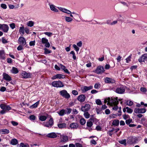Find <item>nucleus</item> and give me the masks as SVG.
<instances>
[{"label":"nucleus","mask_w":147,"mask_h":147,"mask_svg":"<svg viewBox=\"0 0 147 147\" xmlns=\"http://www.w3.org/2000/svg\"><path fill=\"white\" fill-rule=\"evenodd\" d=\"M121 100L118 99L117 97L112 98L111 99L110 98H108V103H107V104H109L111 106H115L113 108V109L114 110H116L118 109L117 105L119 103V101Z\"/></svg>","instance_id":"1"},{"label":"nucleus","mask_w":147,"mask_h":147,"mask_svg":"<svg viewBox=\"0 0 147 147\" xmlns=\"http://www.w3.org/2000/svg\"><path fill=\"white\" fill-rule=\"evenodd\" d=\"M52 85L53 86L57 88L62 87L64 86L62 82L60 81H53L52 82Z\"/></svg>","instance_id":"2"},{"label":"nucleus","mask_w":147,"mask_h":147,"mask_svg":"<svg viewBox=\"0 0 147 147\" xmlns=\"http://www.w3.org/2000/svg\"><path fill=\"white\" fill-rule=\"evenodd\" d=\"M59 93L62 96L68 99L70 97V94L65 90H62Z\"/></svg>","instance_id":"3"},{"label":"nucleus","mask_w":147,"mask_h":147,"mask_svg":"<svg viewBox=\"0 0 147 147\" xmlns=\"http://www.w3.org/2000/svg\"><path fill=\"white\" fill-rule=\"evenodd\" d=\"M105 70L102 66H98L94 72L97 74H101L103 73Z\"/></svg>","instance_id":"4"},{"label":"nucleus","mask_w":147,"mask_h":147,"mask_svg":"<svg viewBox=\"0 0 147 147\" xmlns=\"http://www.w3.org/2000/svg\"><path fill=\"white\" fill-rule=\"evenodd\" d=\"M53 124V121L52 118H50L49 121L47 122L43 123V125L47 127H51Z\"/></svg>","instance_id":"5"},{"label":"nucleus","mask_w":147,"mask_h":147,"mask_svg":"<svg viewBox=\"0 0 147 147\" xmlns=\"http://www.w3.org/2000/svg\"><path fill=\"white\" fill-rule=\"evenodd\" d=\"M139 62L140 63L144 62L147 61V53H146L142 55L138 59Z\"/></svg>","instance_id":"6"},{"label":"nucleus","mask_w":147,"mask_h":147,"mask_svg":"<svg viewBox=\"0 0 147 147\" xmlns=\"http://www.w3.org/2000/svg\"><path fill=\"white\" fill-rule=\"evenodd\" d=\"M60 142L63 143L67 142L68 140V138L67 136L62 135L60 136Z\"/></svg>","instance_id":"7"},{"label":"nucleus","mask_w":147,"mask_h":147,"mask_svg":"<svg viewBox=\"0 0 147 147\" xmlns=\"http://www.w3.org/2000/svg\"><path fill=\"white\" fill-rule=\"evenodd\" d=\"M9 29V27L5 24H0V30H1L4 32H7Z\"/></svg>","instance_id":"8"},{"label":"nucleus","mask_w":147,"mask_h":147,"mask_svg":"<svg viewBox=\"0 0 147 147\" xmlns=\"http://www.w3.org/2000/svg\"><path fill=\"white\" fill-rule=\"evenodd\" d=\"M90 106L89 104H86L85 105L82 106L81 107V110L83 112H85L88 111L90 108Z\"/></svg>","instance_id":"9"},{"label":"nucleus","mask_w":147,"mask_h":147,"mask_svg":"<svg viewBox=\"0 0 147 147\" xmlns=\"http://www.w3.org/2000/svg\"><path fill=\"white\" fill-rule=\"evenodd\" d=\"M146 109L144 108H135L134 111L136 113H144L146 112Z\"/></svg>","instance_id":"10"},{"label":"nucleus","mask_w":147,"mask_h":147,"mask_svg":"<svg viewBox=\"0 0 147 147\" xmlns=\"http://www.w3.org/2000/svg\"><path fill=\"white\" fill-rule=\"evenodd\" d=\"M52 31V32H45L44 33L46 35L49 36H52L53 34H57V30L55 29H53Z\"/></svg>","instance_id":"11"},{"label":"nucleus","mask_w":147,"mask_h":147,"mask_svg":"<svg viewBox=\"0 0 147 147\" xmlns=\"http://www.w3.org/2000/svg\"><path fill=\"white\" fill-rule=\"evenodd\" d=\"M42 42L43 44H45V46L47 48H49L50 47V44L48 42L47 39L45 38H43L42 39Z\"/></svg>","instance_id":"12"},{"label":"nucleus","mask_w":147,"mask_h":147,"mask_svg":"<svg viewBox=\"0 0 147 147\" xmlns=\"http://www.w3.org/2000/svg\"><path fill=\"white\" fill-rule=\"evenodd\" d=\"M21 76L24 78H28L31 77V74L30 73L23 71L21 73Z\"/></svg>","instance_id":"13"},{"label":"nucleus","mask_w":147,"mask_h":147,"mask_svg":"<svg viewBox=\"0 0 147 147\" xmlns=\"http://www.w3.org/2000/svg\"><path fill=\"white\" fill-rule=\"evenodd\" d=\"M125 91L124 88L123 87L117 88L115 90L116 93L119 94H122Z\"/></svg>","instance_id":"14"},{"label":"nucleus","mask_w":147,"mask_h":147,"mask_svg":"<svg viewBox=\"0 0 147 147\" xmlns=\"http://www.w3.org/2000/svg\"><path fill=\"white\" fill-rule=\"evenodd\" d=\"M92 88L93 86H90L88 87L84 86L81 88V90L83 92H85L87 91L92 89Z\"/></svg>","instance_id":"15"},{"label":"nucleus","mask_w":147,"mask_h":147,"mask_svg":"<svg viewBox=\"0 0 147 147\" xmlns=\"http://www.w3.org/2000/svg\"><path fill=\"white\" fill-rule=\"evenodd\" d=\"M1 108L5 111H9L11 109V108L9 105H7L4 104H2L0 105Z\"/></svg>","instance_id":"16"},{"label":"nucleus","mask_w":147,"mask_h":147,"mask_svg":"<svg viewBox=\"0 0 147 147\" xmlns=\"http://www.w3.org/2000/svg\"><path fill=\"white\" fill-rule=\"evenodd\" d=\"M65 78L64 75L61 74H58L53 76L52 78V80H55L57 78L61 79L64 78Z\"/></svg>","instance_id":"17"},{"label":"nucleus","mask_w":147,"mask_h":147,"mask_svg":"<svg viewBox=\"0 0 147 147\" xmlns=\"http://www.w3.org/2000/svg\"><path fill=\"white\" fill-rule=\"evenodd\" d=\"M19 44L23 45H24L26 44V41L24 37H19L18 40Z\"/></svg>","instance_id":"18"},{"label":"nucleus","mask_w":147,"mask_h":147,"mask_svg":"<svg viewBox=\"0 0 147 147\" xmlns=\"http://www.w3.org/2000/svg\"><path fill=\"white\" fill-rule=\"evenodd\" d=\"M58 8L62 12L66 13L67 14H71V12L69 10L65 8L62 7H58Z\"/></svg>","instance_id":"19"},{"label":"nucleus","mask_w":147,"mask_h":147,"mask_svg":"<svg viewBox=\"0 0 147 147\" xmlns=\"http://www.w3.org/2000/svg\"><path fill=\"white\" fill-rule=\"evenodd\" d=\"M3 78L5 80L8 81H10L11 80V77L9 76L6 73H3Z\"/></svg>","instance_id":"20"},{"label":"nucleus","mask_w":147,"mask_h":147,"mask_svg":"<svg viewBox=\"0 0 147 147\" xmlns=\"http://www.w3.org/2000/svg\"><path fill=\"white\" fill-rule=\"evenodd\" d=\"M86 96L84 94L79 95L78 97V100L81 102H84L85 100Z\"/></svg>","instance_id":"21"},{"label":"nucleus","mask_w":147,"mask_h":147,"mask_svg":"<svg viewBox=\"0 0 147 147\" xmlns=\"http://www.w3.org/2000/svg\"><path fill=\"white\" fill-rule=\"evenodd\" d=\"M105 82L107 83H114L115 82L114 80L108 77L105 78Z\"/></svg>","instance_id":"22"},{"label":"nucleus","mask_w":147,"mask_h":147,"mask_svg":"<svg viewBox=\"0 0 147 147\" xmlns=\"http://www.w3.org/2000/svg\"><path fill=\"white\" fill-rule=\"evenodd\" d=\"M50 8L51 10L53 11L54 12H58L59 11V10L57 9L56 6L53 4H51L49 5Z\"/></svg>","instance_id":"23"},{"label":"nucleus","mask_w":147,"mask_h":147,"mask_svg":"<svg viewBox=\"0 0 147 147\" xmlns=\"http://www.w3.org/2000/svg\"><path fill=\"white\" fill-rule=\"evenodd\" d=\"M21 26L19 28V32L20 34H21L22 35H23L24 34L25 28H24V25L22 24H21Z\"/></svg>","instance_id":"24"},{"label":"nucleus","mask_w":147,"mask_h":147,"mask_svg":"<svg viewBox=\"0 0 147 147\" xmlns=\"http://www.w3.org/2000/svg\"><path fill=\"white\" fill-rule=\"evenodd\" d=\"M47 136L49 138H54L57 137V136L56 134L54 132L48 134Z\"/></svg>","instance_id":"25"},{"label":"nucleus","mask_w":147,"mask_h":147,"mask_svg":"<svg viewBox=\"0 0 147 147\" xmlns=\"http://www.w3.org/2000/svg\"><path fill=\"white\" fill-rule=\"evenodd\" d=\"M5 58V52L3 50L0 51V59L4 60Z\"/></svg>","instance_id":"26"},{"label":"nucleus","mask_w":147,"mask_h":147,"mask_svg":"<svg viewBox=\"0 0 147 147\" xmlns=\"http://www.w3.org/2000/svg\"><path fill=\"white\" fill-rule=\"evenodd\" d=\"M10 71L11 73L15 74H17L19 72L17 68L14 67H12Z\"/></svg>","instance_id":"27"},{"label":"nucleus","mask_w":147,"mask_h":147,"mask_svg":"<svg viewBox=\"0 0 147 147\" xmlns=\"http://www.w3.org/2000/svg\"><path fill=\"white\" fill-rule=\"evenodd\" d=\"M9 132V130L7 129H0V133L1 134H8Z\"/></svg>","instance_id":"28"},{"label":"nucleus","mask_w":147,"mask_h":147,"mask_svg":"<svg viewBox=\"0 0 147 147\" xmlns=\"http://www.w3.org/2000/svg\"><path fill=\"white\" fill-rule=\"evenodd\" d=\"M18 143V141L16 139H12L11 141L10 144L12 145H16Z\"/></svg>","instance_id":"29"},{"label":"nucleus","mask_w":147,"mask_h":147,"mask_svg":"<svg viewBox=\"0 0 147 147\" xmlns=\"http://www.w3.org/2000/svg\"><path fill=\"white\" fill-rule=\"evenodd\" d=\"M60 67L61 69H63L65 73L67 74L69 73V72L68 70L66 68L65 66L62 65L61 64Z\"/></svg>","instance_id":"30"},{"label":"nucleus","mask_w":147,"mask_h":147,"mask_svg":"<svg viewBox=\"0 0 147 147\" xmlns=\"http://www.w3.org/2000/svg\"><path fill=\"white\" fill-rule=\"evenodd\" d=\"M57 113L60 116H62L65 113V110L64 109H62L59 111H57Z\"/></svg>","instance_id":"31"},{"label":"nucleus","mask_w":147,"mask_h":147,"mask_svg":"<svg viewBox=\"0 0 147 147\" xmlns=\"http://www.w3.org/2000/svg\"><path fill=\"white\" fill-rule=\"evenodd\" d=\"M66 126V124L65 123H60L58 124V126L60 128L65 127Z\"/></svg>","instance_id":"32"},{"label":"nucleus","mask_w":147,"mask_h":147,"mask_svg":"<svg viewBox=\"0 0 147 147\" xmlns=\"http://www.w3.org/2000/svg\"><path fill=\"white\" fill-rule=\"evenodd\" d=\"M34 22L32 21H30L27 22V25L28 26L32 27L34 26Z\"/></svg>","instance_id":"33"},{"label":"nucleus","mask_w":147,"mask_h":147,"mask_svg":"<svg viewBox=\"0 0 147 147\" xmlns=\"http://www.w3.org/2000/svg\"><path fill=\"white\" fill-rule=\"evenodd\" d=\"M65 20L66 22H70L73 21V19L69 17L65 16Z\"/></svg>","instance_id":"34"},{"label":"nucleus","mask_w":147,"mask_h":147,"mask_svg":"<svg viewBox=\"0 0 147 147\" xmlns=\"http://www.w3.org/2000/svg\"><path fill=\"white\" fill-rule=\"evenodd\" d=\"M70 127L71 128H76L78 127V125L76 123H72L70 125Z\"/></svg>","instance_id":"35"},{"label":"nucleus","mask_w":147,"mask_h":147,"mask_svg":"<svg viewBox=\"0 0 147 147\" xmlns=\"http://www.w3.org/2000/svg\"><path fill=\"white\" fill-rule=\"evenodd\" d=\"M47 116L44 115H41L39 117V119L42 121H45L47 118Z\"/></svg>","instance_id":"36"},{"label":"nucleus","mask_w":147,"mask_h":147,"mask_svg":"<svg viewBox=\"0 0 147 147\" xmlns=\"http://www.w3.org/2000/svg\"><path fill=\"white\" fill-rule=\"evenodd\" d=\"M119 142L121 144H123L124 146L126 145V140L125 139L119 141Z\"/></svg>","instance_id":"37"},{"label":"nucleus","mask_w":147,"mask_h":147,"mask_svg":"<svg viewBox=\"0 0 147 147\" xmlns=\"http://www.w3.org/2000/svg\"><path fill=\"white\" fill-rule=\"evenodd\" d=\"M39 101H38L36 102L32 105L31 106V107L32 108H35L37 107L38 105L39 104Z\"/></svg>","instance_id":"38"},{"label":"nucleus","mask_w":147,"mask_h":147,"mask_svg":"<svg viewBox=\"0 0 147 147\" xmlns=\"http://www.w3.org/2000/svg\"><path fill=\"white\" fill-rule=\"evenodd\" d=\"M126 103L127 105L129 106H132L133 104V102L132 101L129 100H127L126 101Z\"/></svg>","instance_id":"39"},{"label":"nucleus","mask_w":147,"mask_h":147,"mask_svg":"<svg viewBox=\"0 0 147 147\" xmlns=\"http://www.w3.org/2000/svg\"><path fill=\"white\" fill-rule=\"evenodd\" d=\"M133 138L132 137H129L128 139V142L130 144H131L133 143Z\"/></svg>","instance_id":"40"},{"label":"nucleus","mask_w":147,"mask_h":147,"mask_svg":"<svg viewBox=\"0 0 147 147\" xmlns=\"http://www.w3.org/2000/svg\"><path fill=\"white\" fill-rule=\"evenodd\" d=\"M119 120H115L113 121L112 124L113 125L117 126L119 125Z\"/></svg>","instance_id":"41"},{"label":"nucleus","mask_w":147,"mask_h":147,"mask_svg":"<svg viewBox=\"0 0 147 147\" xmlns=\"http://www.w3.org/2000/svg\"><path fill=\"white\" fill-rule=\"evenodd\" d=\"M126 108L127 109V111L128 113H132L133 110L132 109L129 108L128 107H126Z\"/></svg>","instance_id":"42"},{"label":"nucleus","mask_w":147,"mask_h":147,"mask_svg":"<svg viewBox=\"0 0 147 147\" xmlns=\"http://www.w3.org/2000/svg\"><path fill=\"white\" fill-rule=\"evenodd\" d=\"M80 124L82 125L84 124L86 122V120L84 118H82L80 121Z\"/></svg>","instance_id":"43"},{"label":"nucleus","mask_w":147,"mask_h":147,"mask_svg":"<svg viewBox=\"0 0 147 147\" xmlns=\"http://www.w3.org/2000/svg\"><path fill=\"white\" fill-rule=\"evenodd\" d=\"M20 146L22 147H29V145L27 144H24L23 143H21Z\"/></svg>","instance_id":"44"},{"label":"nucleus","mask_w":147,"mask_h":147,"mask_svg":"<svg viewBox=\"0 0 147 147\" xmlns=\"http://www.w3.org/2000/svg\"><path fill=\"white\" fill-rule=\"evenodd\" d=\"M84 116L86 118L88 119L89 118L90 115L88 112H86L84 113Z\"/></svg>","instance_id":"45"},{"label":"nucleus","mask_w":147,"mask_h":147,"mask_svg":"<svg viewBox=\"0 0 147 147\" xmlns=\"http://www.w3.org/2000/svg\"><path fill=\"white\" fill-rule=\"evenodd\" d=\"M30 30L28 27H26L25 28V32L27 34H30Z\"/></svg>","instance_id":"46"},{"label":"nucleus","mask_w":147,"mask_h":147,"mask_svg":"<svg viewBox=\"0 0 147 147\" xmlns=\"http://www.w3.org/2000/svg\"><path fill=\"white\" fill-rule=\"evenodd\" d=\"M96 103L98 105H102L101 101L99 99H97L96 100Z\"/></svg>","instance_id":"47"},{"label":"nucleus","mask_w":147,"mask_h":147,"mask_svg":"<svg viewBox=\"0 0 147 147\" xmlns=\"http://www.w3.org/2000/svg\"><path fill=\"white\" fill-rule=\"evenodd\" d=\"M93 123L91 121H88L87 122V126L88 127H91Z\"/></svg>","instance_id":"48"},{"label":"nucleus","mask_w":147,"mask_h":147,"mask_svg":"<svg viewBox=\"0 0 147 147\" xmlns=\"http://www.w3.org/2000/svg\"><path fill=\"white\" fill-rule=\"evenodd\" d=\"M132 119H128L127 120H126L125 121V122L126 124H129L130 123H131L132 122Z\"/></svg>","instance_id":"49"},{"label":"nucleus","mask_w":147,"mask_h":147,"mask_svg":"<svg viewBox=\"0 0 147 147\" xmlns=\"http://www.w3.org/2000/svg\"><path fill=\"white\" fill-rule=\"evenodd\" d=\"M131 55H130L126 59V62L127 63H129L131 61Z\"/></svg>","instance_id":"50"},{"label":"nucleus","mask_w":147,"mask_h":147,"mask_svg":"<svg viewBox=\"0 0 147 147\" xmlns=\"http://www.w3.org/2000/svg\"><path fill=\"white\" fill-rule=\"evenodd\" d=\"M45 51V54H47L50 53L51 52V51L48 50L47 48H45L44 49Z\"/></svg>","instance_id":"51"},{"label":"nucleus","mask_w":147,"mask_h":147,"mask_svg":"<svg viewBox=\"0 0 147 147\" xmlns=\"http://www.w3.org/2000/svg\"><path fill=\"white\" fill-rule=\"evenodd\" d=\"M123 118L124 119L126 120L127 119H129L130 117L128 115L125 114L123 115Z\"/></svg>","instance_id":"52"},{"label":"nucleus","mask_w":147,"mask_h":147,"mask_svg":"<svg viewBox=\"0 0 147 147\" xmlns=\"http://www.w3.org/2000/svg\"><path fill=\"white\" fill-rule=\"evenodd\" d=\"M73 47L76 51H79V48L76 45L74 44L73 45Z\"/></svg>","instance_id":"53"},{"label":"nucleus","mask_w":147,"mask_h":147,"mask_svg":"<svg viewBox=\"0 0 147 147\" xmlns=\"http://www.w3.org/2000/svg\"><path fill=\"white\" fill-rule=\"evenodd\" d=\"M100 84L99 83H96L94 85V88L96 89L98 88V87L100 86Z\"/></svg>","instance_id":"54"},{"label":"nucleus","mask_w":147,"mask_h":147,"mask_svg":"<svg viewBox=\"0 0 147 147\" xmlns=\"http://www.w3.org/2000/svg\"><path fill=\"white\" fill-rule=\"evenodd\" d=\"M36 117L34 115H31L29 117V119L31 120H34L35 119Z\"/></svg>","instance_id":"55"},{"label":"nucleus","mask_w":147,"mask_h":147,"mask_svg":"<svg viewBox=\"0 0 147 147\" xmlns=\"http://www.w3.org/2000/svg\"><path fill=\"white\" fill-rule=\"evenodd\" d=\"M72 110V109L70 108H68L67 109L66 113L67 114H70Z\"/></svg>","instance_id":"56"},{"label":"nucleus","mask_w":147,"mask_h":147,"mask_svg":"<svg viewBox=\"0 0 147 147\" xmlns=\"http://www.w3.org/2000/svg\"><path fill=\"white\" fill-rule=\"evenodd\" d=\"M10 27L12 29H14L15 27V25L14 23H12L9 24Z\"/></svg>","instance_id":"57"},{"label":"nucleus","mask_w":147,"mask_h":147,"mask_svg":"<svg viewBox=\"0 0 147 147\" xmlns=\"http://www.w3.org/2000/svg\"><path fill=\"white\" fill-rule=\"evenodd\" d=\"M2 42L3 43H7L8 42L7 40H6L4 37H2Z\"/></svg>","instance_id":"58"},{"label":"nucleus","mask_w":147,"mask_h":147,"mask_svg":"<svg viewBox=\"0 0 147 147\" xmlns=\"http://www.w3.org/2000/svg\"><path fill=\"white\" fill-rule=\"evenodd\" d=\"M1 7L2 8L4 9H6L7 8V5L5 4H1Z\"/></svg>","instance_id":"59"},{"label":"nucleus","mask_w":147,"mask_h":147,"mask_svg":"<svg viewBox=\"0 0 147 147\" xmlns=\"http://www.w3.org/2000/svg\"><path fill=\"white\" fill-rule=\"evenodd\" d=\"M72 93L73 94L75 95H77L78 94V92L76 90H73L72 91Z\"/></svg>","instance_id":"60"},{"label":"nucleus","mask_w":147,"mask_h":147,"mask_svg":"<svg viewBox=\"0 0 147 147\" xmlns=\"http://www.w3.org/2000/svg\"><path fill=\"white\" fill-rule=\"evenodd\" d=\"M75 145L76 147H82V145L79 143H76V144Z\"/></svg>","instance_id":"61"},{"label":"nucleus","mask_w":147,"mask_h":147,"mask_svg":"<svg viewBox=\"0 0 147 147\" xmlns=\"http://www.w3.org/2000/svg\"><path fill=\"white\" fill-rule=\"evenodd\" d=\"M140 90L143 92H146L147 91L146 89L144 87H141L140 88Z\"/></svg>","instance_id":"62"},{"label":"nucleus","mask_w":147,"mask_h":147,"mask_svg":"<svg viewBox=\"0 0 147 147\" xmlns=\"http://www.w3.org/2000/svg\"><path fill=\"white\" fill-rule=\"evenodd\" d=\"M77 45L79 47H81L82 45V42L81 41H80L78 42L77 43Z\"/></svg>","instance_id":"63"},{"label":"nucleus","mask_w":147,"mask_h":147,"mask_svg":"<svg viewBox=\"0 0 147 147\" xmlns=\"http://www.w3.org/2000/svg\"><path fill=\"white\" fill-rule=\"evenodd\" d=\"M121 58H122V57H121L119 55L117 57V59H116L117 60V62H119L120 61Z\"/></svg>","instance_id":"64"}]
</instances>
